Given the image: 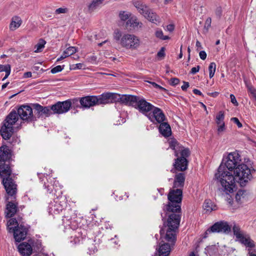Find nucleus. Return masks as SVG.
I'll return each instance as SVG.
<instances>
[{"instance_id":"nucleus-4","label":"nucleus","mask_w":256,"mask_h":256,"mask_svg":"<svg viewBox=\"0 0 256 256\" xmlns=\"http://www.w3.org/2000/svg\"><path fill=\"white\" fill-rule=\"evenodd\" d=\"M18 120V114L16 110L12 111L3 122L0 130V134L6 140H9L14 132L13 126Z\"/></svg>"},{"instance_id":"nucleus-45","label":"nucleus","mask_w":256,"mask_h":256,"mask_svg":"<svg viewBox=\"0 0 256 256\" xmlns=\"http://www.w3.org/2000/svg\"><path fill=\"white\" fill-rule=\"evenodd\" d=\"M218 134H220L222 132H223L225 130L224 123H222V124H218Z\"/></svg>"},{"instance_id":"nucleus-57","label":"nucleus","mask_w":256,"mask_h":256,"mask_svg":"<svg viewBox=\"0 0 256 256\" xmlns=\"http://www.w3.org/2000/svg\"><path fill=\"white\" fill-rule=\"evenodd\" d=\"M72 66H73V68H72L73 70L82 69L83 66V64H82L81 63H78V64H76L74 65H73Z\"/></svg>"},{"instance_id":"nucleus-54","label":"nucleus","mask_w":256,"mask_h":256,"mask_svg":"<svg viewBox=\"0 0 256 256\" xmlns=\"http://www.w3.org/2000/svg\"><path fill=\"white\" fill-rule=\"evenodd\" d=\"M200 68V66H198L196 67H194L191 69L190 73L194 74L199 71Z\"/></svg>"},{"instance_id":"nucleus-14","label":"nucleus","mask_w":256,"mask_h":256,"mask_svg":"<svg viewBox=\"0 0 256 256\" xmlns=\"http://www.w3.org/2000/svg\"><path fill=\"white\" fill-rule=\"evenodd\" d=\"M151 112H152V114L150 113L147 115V117L152 122H154V119L157 122L160 124L165 120V115L160 108L154 106Z\"/></svg>"},{"instance_id":"nucleus-50","label":"nucleus","mask_w":256,"mask_h":256,"mask_svg":"<svg viewBox=\"0 0 256 256\" xmlns=\"http://www.w3.org/2000/svg\"><path fill=\"white\" fill-rule=\"evenodd\" d=\"M231 120L232 121L234 122L236 124L238 128L242 127V124L240 123V122L239 121V120L238 118H231Z\"/></svg>"},{"instance_id":"nucleus-34","label":"nucleus","mask_w":256,"mask_h":256,"mask_svg":"<svg viewBox=\"0 0 256 256\" xmlns=\"http://www.w3.org/2000/svg\"><path fill=\"white\" fill-rule=\"evenodd\" d=\"M46 43V42L44 40L40 39L38 42L34 46L36 48V50H34V52H40L42 51V49L44 48Z\"/></svg>"},{"instance_id":"nucleus-41","label":"nucleus","mask_w":256,"mask_h":256,"mask_svg":"<svg viewBox=\"0 0 256 256\" xmlns=\"http://www.w3.org/2000/svg\"><path fill=\"white\" fill-rule=\"evenodd\" d=\"M64 66H57L51 70V72L52 74H56L58 72H61L64 68Z\"/></svg>"},{"instance_id":"nucleus-58","label":"nucleus","mask_w":256,"mask_h":256,"mask_svg":"<svg viewBox=\"0 0 256 256\" xmlns=\"http://www.w3.org/2000/svg\"><path fill=\"white\" fill-rule=\"evenodd\" d=\"M248 256H256V250L248 249Z\"/></svg>"},{"instance_id":"nucleus-20","label":"nucleus","mask_w":256,"mask_h":256,"mask_svg":"<svg viewBox=\"0 0 256 256\" xmlns=\"http://www.w3.org/2000/svg\"><path fill=\"white\" fill-rule=\"evenodd\" d=\"M138 96L133 95H122L120 98V102L126 105L134 107Z\"/></svg>"},{"instance_id":"nucleus-16","label":"nucleus","mask_w":256,"mask_h":256,"mask_svg":"<svg viewBox=\"0 0 256 256\" xmlns=\"http://www.w3.org/2000/svg\"><path fill=\"white\" fill-rule=\"evenodd\" d=\"M116 95L114 94L106 93L97 96V104H104L112 103L116 98Z\"/></svg>"},{"instance_id":"nucleus-22","label":"nucleus","mask_w":256,"mask_h":256,"mask_svg":"<svg viewBox=\"0 0 256 256\" xmlns=\"http://www.w3.org/2000/svg\"><path fill=\"white\" fill-rule=\"evenodd\" d=\"M159 131L165 137L169 136L172 133L170 124L168 122H164L160 124Z\"/></svg>"},{"instance_id":"nucleus-3","label":"nucleus","mask_w":256,"mask_h":256,"mask_svg":"<svg viewBox=\"0 0 256 256\" xmlns=\"http://www.w3.org/2000/svg\"><path fill=\"white\" fill-rule=\"evenodd\" d=\"M214 180L216 184H220L224 192L226 194L234 192L236 182L235 176L234 174H232V172L224 170L223 162L218 167L217 172L215 174Z\"/></svg>"},{"instance_id":"nucleus-44","label":"nucleus","mask_w":256,"mask_h":256,"mask_svg":"<svg viewBox=\"0 0 256 256\" xmlns=\"http://www.w3.org/2000/svg\"><path fill=\"white\" fill-rule=\"evenodd\" d=\"M7 69H8V70H10L11 69V67L10 64H6V65L0 64V72H6Z\"/></svg>"},{"instance_id":"nucleus-39","label":"nucleus","mask_w":256,"mask_h":256,"mask_svg":"<svg viewBox=\"0 0 256 256\" xmlns=\"http://www.w3.org/2000/svg\"><path fill=\"white\" fill-rule=\"evenodd\" d=\"M156 36L161 40H166L170 38L168 36H164L163 32L161 30H157L156 32Z\"/></svg>"},{"instance_id":"nucleus-25","label":"nucleus","mask_w":256,"mask_h":256,"mask_svg":"<svg viewBox=\"0 0 256 256\" xmlns=\"http://www.w3.org/2000/svg\"><path fill=\"white\" fill-rule=\"evenodd\" d=\"M238 240L242 244L246 247L254 248L255 246L254 242L251 240L248 235L244 234Z\"/></svg>"},{"instance_id":"nucleus-27","label":"nucleus","mask_w":256,"mask_h":256,"mask_svg":"<svg viewBox=\"0 0 256 256\" xmlns=\"http://www.w3.org/2000/svg\"><path fill=\"white\" fill-rule=\"evenodd\" d=\"M170 252V246L168 244H164L158 248L159 256H168Z\"/></svg>"},{"instance_id":"nucleus-46","label":"nucleus","mask_w":256,"mask_h":256,"mask_svg":"<svg viewBox=\"0 0 256 256\" xmlns=\"http://www.w3.org/2000/svg\"><path fill=\"white\" fill-rule=\"evenodd\" d=\"M150 82V84H151L152 86L156 88H158L160 90H164V92H166V88H164L159 86L158 84H156V82Z\"/></svg>"},{"instance_id":"nucleus-38","label":"nucleus","mask_w":256,"mask_h":256,"mask_svg":"<svg viewBox=\"0 0 256 256\" xmlns=\"http://www.w3.org/2000/svg\"><path fill=\"white\" fill-rule=\"evenodd\" d=\"M130 16V14L124 11H120L119 12V18L122 20H126Z\"/></svg>"},{"instance_id":"nucleus-19","label":"nucleus","mask_w":256,"mask_h":256,"mask_svg":"<svg viewBox=\"0 0 256 256\" xmlns=\"http://www.w3.org/2000/svg\"><path fill=\"white\" fill-rule=\"evenodd\" d=\"M18 250L23 256H30L32 252L31 246L26 242H22L18 246Z\"/></svg>"},{"instance_id":"nucleus-8","label":"nucleus","mask_w":256,"mask_h":256,"mask_svg":"<svg viewBox=\"0 0 256 256\" xmlns=\"http://www.w3.org/2000/svg\"><path fill=\"white\" fill-rule=\"evenodd\" d=\"M20 118L27 122L36 120V116H34L32 108L28 105H22L16 112Z\"/></svg>"},{"instance_id":"nucleus-61","label":"nucleus","mask_w":256,"mask_h":256,"mask_svg":"<svg viewBox=\"0 0 256 256\" xmlns=\"http://www.w3.org/2000/svg\"><path fill=\"white\" fill-rule=\"evenodd\" d=\"M193 92L196 94H198L200 96L202 95V93L198 90H197V89H194L193 90Z\"/></svg>"},{"instance_id":"nucleus-63","label":"nucleus","mask_w":256,"mask_h":256,"mask_svg":"<svg viewBox=\"0 0 256 256\" xmlns=\"http://www.w3.org/2000/svg\"><path fill=\"white\" fill-rule=\"evenodd\" d=\"M32 74L31 72H26L24 74V76L25 78H30L32 77Z\"/></svg>"},{"instance_id":"nucleus-59","label":"nucleus","mask_w":256,"mask_h":256,"mask_svg":"<svg viewBox=\"0 0 256 256\" xmlns=\"http://www.w3.org/2000/svg\"><path fill=\"white\" fill-rule=\"evenodd\" d=\"M10 70H11V69L10 70H8V69L6 70V71L5 72H6V75H5L4 77L2 78V80H4L6 78H8V77L10 74Z\"/></svg>"},{"instance_id":"nucleus-23","label":"nucleus","mask_w":256,"mask_h":256,"mask_svg":"<svg viewBox=\"0 0 256 256\" xmlns=\"http://www.w3.org/2000/svg\"><path fill=\"white\" fill-rule=\"evenodd\" d=\"M134 5L138 12L144 17L147 16L146 14L150 10L148 6L140 2H135Z\"/></svg>"},{"instance_id":"nucleus-51","label":"nucleus","mask_w":256,"mask_h":256,"mask_svg":"<svg viewBox=\"0 0 256 256\" xmlns=\"http://www.w3.org/2000/svg\"><path fill=\"white\" fill-rule=\"evenodd\" d=\"M8 226L16 224L18 226V223L17 220L15 218H11L9 220L8 222Z\"/></svg>"},{"instance_id":"nucleus-28","label":"nucleus","mask_w":256,"mask_h":256,"mask_svg":"<svg viewBox=\"0 0 256 256\" xmlns=\"http://www.w3.org/2000/svg\"><path fill=\"white\" fill-rule=\"evenodd\" d=\"M104 1V0H92L88 6V12H94L101 6Z\"/></svg>"},{"instance_id":"nucleus-24","label":"nucleus","mask_w":256,"mask_h":256,"mask_svg":"<svg viewBox=\"0 0 256 256\" xmlns=\"http://www.w3.org/2000/svg\"><path fill=\"white\" fill-rule=\"evenodd\" d=\"M185 180L184 174L182 173H179L176 174L174 182V188H182L184 186Z\"/></svg>"},{"instance_id":"nucleus-33","label":"nucleus","mask_w":256,"mask_h":256,"mask_svg":"<svg viewBox=\"0 0 256 256\" xmlns=\"http://www.w3.org/2000/svg\"><path fill=\"white\" fill-rule=\"evenodd\" d=\"M232 231L237 239L240 238V236L244 234L243 232L240 230V226L236 224H234L232 227Z\"/></svg>"},{"instance_id":"nucleus-15","label":"nucleus","mask_w":256,"mask_h":256,"mask_svg":"<svg viewBox=\"0 0 256 256\" xmlns=\"http://www.w3.org/2000/svg\"><path fill=\"white\" fill-rule=\"evenodd\" d=\"M32 106L36 111V118H39L44 115L46 117H48L52 114V112L50 109V106H42L38 104H34Z\"/></svg>"},{"instance_id":"nucleus-29","label":"nucleus","mask_w":256,"mask_h":256,"mask_svg":"<svg viewBox=\"0 0 256 256\" xmlns=\"http://www.w3.org/2000/svg\"><path fill=\"white\" fill-rule=\"evenodd\" d=\"M22 24L21 18L18 16H15L12 18L11 22L10 24V29L11 30H14L18 28Z\"/></svg>"},{"instance_id":"nucleus-9","label":"nucleus","mask_w":256,"mask_h":256,"mask_svg":"<svg viewBox=\"0 0 256 256\" xmlns=\"http://www.w3.org/2000/svg\"><path fill=\"white\" fill-rule=\"evenodd\" d=\"M75 100H68L64 102H58L50 106L52 114H62L68 112L72 106V102L74 103Z\"/></svg>"},{"instance_id":"nucleus-56","label":"nucleus","mask_w":256,"mask_h":256,"mask_svg":"<svg viewBox=\"0 0 256 256\" xmlns=\"http://www.w3.org/2000/svg\"><path fill=\"white\" fill-rule=\"evenodd\" d=\"M199 55L200 58L202 60H204L206 58V54L204 50L200 51L199 53Z\"/></svg>"},{"instance_id":"nucleus-6","label":"nucleus","mask_w":256,"mask_h":256,"mask_svg":"<svg viewBox=\"0 0 256 256\" xmlns=\"http://www.w3.org/2000/svg\"><path fill=\"white\" fill-rule=\"evenodd\" d=\"M120 44L122 48L134 50L139 48L140 40L134 34H126L122 36Z\"/></svg>"},{"instance_id":"nucleus-12","label":"nucleus","mask_w":256,"mask_h":256,"mask_svg":"<svg viewBox=\"0 0 256 256\" xmlns=\"http://www.w3.org/2000/svg\"><path fill=\"white\" fill-rule=\"evenodd\" d=\"M230 227L226 222L220 221L216 222L205 232L204 238L211 232L228 233L230 231Z\"/></svg>"},{"instance_id":"nucleus-10","label":"nucleus","mask_w":256,"mask_h":256,"mask_svg":"<svg viewBox=\"0 0 256 256\" xmlns=\"http://www.w3.org/2000/svg\"><path fill=\"white\" fill-rule=\"evenodd\" d=\"M134 108L147 116L154 108V106L148 102L144 98L138 96Z\"/></svg>"},{"instance_id":"nucleus-49","label":"nucleus","mask_w":256,"mask_h":256,"mask_svg":"<svg viewBox=\"0 0 256 256\" xmlns=\"http://www.w3.org/2000/svg\"><path fill=\"white\" fill-rule=\"evenodd\" d=\"M212 22V19L210 18H208L205 22L204 28L207 30L210 26Z\"/></svg>"},{"instance_id":"nucleus-47","label":"nucleus","mask_w":256,"mask_h":256,"mask_svg":"<svg viewBox=\"0 0 256 256\" xmlns=\"http://www.w3.org/2000/svg\"><path fill=\"white\" fill-rule=\"evenodd\" d=\"M157 56L160 58H164L165 56L164 48H162L158 52Z\"/></svg>"},{"instance_id":"nucleus-60","label":"nucleus","mask_w":256,"mask_h":256,"mask_svg":"<svg viewBox=\"0 0 256 256\" xmlns=\"http://www.w3.org/2000/svg\"><path fill=\"white\" fill-rule=\"evenodd\" d=\"M167 30L170 32H172L174 30V26L173 24H168L167 26Z\"/></svg>"},{"instance_id":"nucleus-64","label":"nucleus","mask_w":256,"mask_h":256,"mask_svg":"<svg viewBox=\"0 0 256 256\" xmlns=\"http://www.w3.org/2000/svg\"><path fill=\"white\" fill-rule=\"evenodd\" d=\"M208 94L210 95V96H212L215 97V96H218V92H212V93H208Z\"/></svg>"},{"instance_id":"nucleus-5","label":"nucleus","mask_w":256,"mask_h":256,"mask_svg":"<svg viewBox=\"0 0 256 256\" xmlns=\"http://www.w3.org/2000/svg\"><path fill=\"white\" fill-rule=\"evenodd\" d=\"M254 170H251L246 164H241L234 170L236 182L241 186H244L252 178V172Z\"/></svg>"},{"instance_id":"nucleus-48","label":"nucleus","mask_w":256,"mask_h":256,"mask_svg":"<svg viewBox=\"0 0 256 256\" xmlns=\"http://www.w3.org/2000/svg\"><path fill=\"white\" fill-rule=\"evenodd\" d=\"M216 16L220 18L222 15V8L221 7H218L215 11Z\"/></svg>"},{"instance_id":"nucleus-43","label":"nucleus","mask_w":256,"mask_h":256,"mask_svg":"<svg viewBox=\"0 0 256 256\" xmlns=\"http://www.w3.org/2000/svg\"><path fill=\"white\" fill-rule=\"evenodd\" d=\"M180 82V80L178 78H172L170 80V85L174 86L178 84H179Z\"/></svg>"},{"instance_id":"nucleus-40","label":"nucleus","mask_w":256,"mask_h":256,"mask_svg":"<svg viewBox=\"0 0 256 256\" xmlns=\"http://www.w3.org/2000/svg\"><path fill=\"white\" fill-rule=\"evenodd\" d=\"M122 36V34L121 32L119 30H116L114 33V38L118 41L120 40V39Z\"/></svg>"},{"instance_id":"nucleus-42","label":"nucleus","mask_w":256,"mask_h":256,"mask_svg":"<svg viewBox=\"0 0 256 256\" xmlns=\"http://www.w3.org/2000/svg\"><path fill=\"white\" fill-rule=\"evenodd\" d=\"M68 12V9L67 8H57L55 10V14H66Z\"/></svg>"},{"instance_id":"nucleus-52","label":"nucleus","mask_w":256,"mask_h":256,"mask_svg":"<svg viewBox=\"0 0 256 256\" xmlns=\"http://www.w3.org/2000/svg\"><path fill=\"white\" fill-rule=\"evenodd\" d=\"M249 92L252 94V96L255 98L256 96V90L252 86H248Z\"/></svg>"},{"instance_id":"nucleus-30","label":"nucleus","mask_w":256,"mask_h":256,"mask_svg":"<svg viewBox=\"0 0 256 256\" xmlns=\"http://www.w3.org/2000/svg\"><path fill=\"white\" fill-rule=\"evenodd\" d=\"M203 208L206 211L210 212L216 209V206L210 200H205L203 204Z\"/></svg>"},{"instance_id":"nucleus-7","label":"nucleus","mask_w":256,"mask_h":256,"mask_svg":"<svg viewBox=\"0 0 256 256\" xmlns=\"http://www.w3.org/2000/svg\"><path fill=\"white\" fill-rule=\"evenodd\" d=\"M181 146L180 154L181 156L176 159L175 162L174 164V166L176 170L179 171H184L187 169L188 162L186 158L190 154V152L188 148H183Z\"/></svg>"},{"instance_id":"nucleus-2","label":"nucleus","mask_w":256,"mask_h":256,"mask_svg":"<svg viewBox=\"0 0 256 256\" xmlns=\"http://www.w3.org/2000/svg\"><path fill=\"white\" fill-rule=\"evenodd\" d=\"M11 150L6 146L0 147V176L7 194L12 196L16 194V185L10 178L12 170L10 166V160L11 158Z\"/></svg>"},{"instance_id":"nucleus-32","label":"nucleus","mask_w":256,"mask_h":256,"mask_svg":"<svg viewBox=\"0 0 256 256\" xmlns=\"http://www.w3.org/2000/svg\"><path fill=\"white\" fill-rule=\"evenodd\" d=\"M147 16H145L146 18L153 23L156 24L160 22V19L156 14L154 12L151 10L149 11L148 13L146 14Z\"/></svg>"},{"instance_id":"nucleus-21","label":"nucleus","mask_w":256,"mask_h":256,"mask_svg":"<svg viewBox=\"0 0 256 256\" xmlns=\"http://www.w3.org/2000/svg\"><path fill=\"white\" fill-rule=\"evenodd\" d=\"M248 198V192L246 190H240L236 196V201L241 204L247 201Z\"/></svg>"},{"instance_id":"nucleus-13","label":"nucleus","mask_w":256,"mask_h":256,"mask_svg":"<svg viewBox=\"0 0 256 256\" xmlns=\"http://www.w3.org/2000/svg\"><path fill=\"white\" fill-rule=\"evenodd\" d=\"M9 231L12 230L14 238L16 242H20L24 240L27 234L28 228L22 224H18L14 228H8Z\"/></svg>"},{"instance_id":"nucleus-1","label":"nucleus","mask_w":256,"mask_h":256,"mask_svg":"<svg viewBox=\"0 0 256 256\" xmlns=\"http://www.w3.org/2000/svg\"><path fill=\"white\" fill-rule=\"evenodd\" d=\"M182 195V191L180 188L170 190L168 196V203L164 209L168 215L166 221L168 228L166 240L172 243H174L176 240V231L180 226L182 213L180 204Z\"/></svg>"},{"instance_id":"nucleus-35","label":"nucleus","mask_w":256,"mask_h":256,"mask_svg":"<svg viewBox=\"0 0 256 256\" xmlns=\"http://www.w3.org/2000/svg\"><path fill=\"white\" fill-rule=\"evenodd\" d=\"M78 50L76 47L69 46L64 51V54H66V56H69L77 52Z\"/></svg>"},{"instance_id":"nucleus-31","label":"nucleus","mask_w":256,"mask_h":256,"mask_svg":"<svg viewBox=\"0 0 256 256\" xmlns=\"http://www.w3.org/2000/svg\"><path fill=\"white\" fill-rule=\"evenodd\" d=\"M170 147L174 150L175 156H178V152L180 150L181 146H179V144L175 139L171 140L170 142Z\"/></svg>"},{"instance_id":"nucleus-53","label":"nucleus","mask_w":256,"mask_h":256,"mask_svg":"<svg viewBox=\"0 0 256 256\" xmlns=\"http://www.w3.org/2000/svg\"><path fill=\"white\" fill-rule=\"evenodd\" d=\"M230 98L231 100V102L234 104V106H238V102H237L236 98L234 96L233 94H230Z\"/></svg>"},{"instance_id":"nucleus-36","label":"nucleus","mask_w":256,"mask_h":256,"mask_svg":"<svg viewBox=\"0 0 256 256\" xmlns=\"http://www.w3.org/2000/svg\"><path fill=\"white\" fill-rule=\"evenodd\" d=\"M224 112L222 111H220L218 112V114L216 117V123L217 124H222V123H224Z\"/></svg>"},{"instance_id":"nucleus-62","label":"nucleus","mask_w":256,"mask_h":256,"mask_svg":"<svg viewBox=\"0 0 256 256\" xmlns=\"http://www.w3.org/2000/svg\"><path fill=\"white\" fill-rule=\"evenodd\" d=\"M67 57H68V56H66V54H64V52L62 54L60 58H58L57 60V61L61 60Z\"/></svg>"},{"instance_id":"nucleus-26","label":"nucleus","mask_w":256,"mask_h":256,"mask_svg":"<svg viewBox=\"0 0 256 256\" xmlns=\"http://www.w3.org/2000/svg\"><path fill=\"white\" fill-rule=\"evenodd\" d=\"M6 216L11 218L14 215L17 210L16 206L12 202H8L6 204Z\"/></svg>"},{"instance_id":"nucleus-17","label":"nucleus","mask_w":256,"mask_h":256,"mask_svg":"<svg viewBox=\"0 0 256 256\" xmlns=\"http://www.w3.org/2000/svg\"><path fill=\"white\" fill-rule=\"evenodd\" d=\"M96 96H87L80 98V102L82 106L85 108H89L96 105Z\"/></svg>"},{"instance_id":"nucleus-11","label":"nucleus","mask_w":256,"mask_h":256,"mask_svg":"<svg viewBox=\"0 0 256 256\" xmlns=\"http://www.w3.org/2000/svg\"><path fill=\"white\" fill-rule=\"evenodd\" d=\"M226 161L223 166H224V170H226V167L230 171L234 170L235 168L238 166V164H240L241 159L240 156L237 152H232L226 158Z\"/></svg>"},{"instance_id":"nucleus-18","label":"nucleus","mask_w":256,"mask_h":256,"mask_svg":"<svg viewBox=\"0 0 256 256\" xmlns=\"http://www.w3.org/2000/svg\"><path fill=\"white\" fill-rule=\"evenodd\" d=\"M142 24L136 17L130 18L126 22V26L130 30H137L142 28Z\"/></svg>"},{"instance_id":"nucleus-55","label":"nucleus","mask_w":256,"mask_h":256,"mask_svg":"<svg viewBox=\"0 0 256 256\" xmlns=\"http://www.w3.org/2000/svg\"><path fill=\"white\" fill-rule=\"evenodd\" d=\"M184 84L182 86L181 88L182 90L186 91V90L187 88L189 87V83L186 82H183Z\"/></svg>"},{"instance_id":"nucleus-37","label":"nucleus","mask_w":256,"mask_h":256,"mask_svg":"<svg viewBox=\"0 0 256 256\" xmlns=\"http://www.w3.org/2000/svg\"><path fill=\"white\" fill-rule=\"evenodd\" d=\"M216 69V64L214 62H211L208 66L209 76L210 78H212L214 74Z\"/></svg>"}]
</instances>
